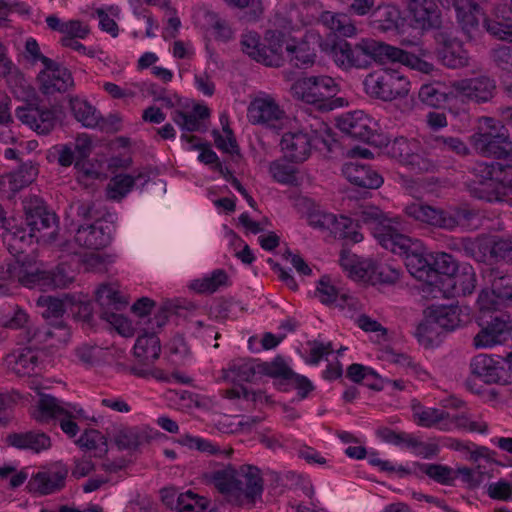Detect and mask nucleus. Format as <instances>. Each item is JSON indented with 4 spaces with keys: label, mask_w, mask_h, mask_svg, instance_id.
<instances>
[{
    "label": "nucleus",
    "mask_w": 512,
    "mask_h": 512,
    "mask_svg": "<svg viewBox=\"0 0 512 512\" xmlns=\"http://www.w3.org/2000/svg\"><path fill=\"white\" fill-rule=\"evenodd\" d=\"M437 42L440 45L437 49V57L444 66L458 69L468 65V52L459 40L451 38L445 33H440L437 36Z\"/></svg>",
    "instance_id": "obj_25"
},
{
    "label": "nucleus",
    "mask_w": 512,
    "mask_h": 512,
    "mask_svg": "<svg viewBox=\"0 0 512 512\" xmlns=\"http://www.w3.org/2000/svg\"><path fill=\"white\" fill-rule=\"evenodd\" d=\"M480 331L473 338V346L476 349L491 348L503 345L512 338V318L510 315L493 312L489 320L479 316Z\"/></svg>",
    "instance_id": "obj_12"
},
{
    "label": "nucleus",
    "mask_w": 512,
    "mask_h": 512,
    "mask_svg": "<svg viewBox=\"0 0 512 512\" xmlns=\"http://www.w3.org/2000/svg\"><path fill=\"white\" fill-rule=\"evenodd\" d=\"M363 84L369 96L382 101L404 98L410 91L408 78L399 71L391 69L368 74Z\"/></svg>",
    "instance_id": "obj_8"
},
{
    "label": "nucleus",
    "mask_w": 512,
    "mask_h": 512,
    "mask_svg": "<svg viewBox=\"0 0 512 512\" xmlns=\"http://www.w3.org/2000/svg\"><path fill=\"white\" fill-rule=\"evenodd\" d=\"M96 300L101 307V319L110 323L121 335L130 336V322L118 313L127 306L128 301L119 292L116 284H101L96 291Z\"/></svg>",
    "instance_id": "obj_10"
},
{
    "label": "nucleus",
    "mask_w": 512,
    "mask_h": 512,
    "mask_svg": "<svg viewBox=\"0 0 512 512\" xmlns=\"http://www.w3.org/2000/svg\"><path fill=\"white\" fill-rule=\"evenodd\" d=\"M69 106L75 119L84 127L95 128L99 124L100 113L88 101L72 97Z\"/></svg>",
    "instance_id": "obj_42"
},
{
    "label": "nucleus",
    "mask_w": 512,
    "mask_h": 512,
    "mask_svg": "<svg viewBox=\"0 0 512 512\" xmlns=\"http://www.w3.org/2000/svg\"><path fill=\"white\" fill-rule=\"evenodd\" d=\"M258 373V363L253 359H235L231 361L227 369L222 370V378L225 381L252 382Z\"/></svg>",
    "instance_id": "obj_35"
},
{
    "label": "nucleus",
    "mask_w": 512,
    "mask_h": 512,
    "mask_svg": "<svg viewBox=\"0 0 512 512\" xmlns=\"http://www.w3.org/2000/svg\"><path fill=\"white\" fill-rule=\"evenodd\" d=\"M285 50L289 62L297 68H307L314 64L316 53L306 41L286 43Z\"/></svg>",
    "instance_id": "obj_39"
},
{
    "label": "nucleus",
    "mask_w": 512,
    "mask_h": 512,
    "mask_svg": "<svg viewBox=\"0 0 512 512\" xmlns=\"http://www.w3.org/2000/svg\"><path fill=\"white\" fill-rule=\"evenodd\" d=\"M505 168H508L505 162L476 163L471 170L474 178L466 183L470 195L490 203L494 202V199H490L486 194L496 193Z\"/></svg>",
    "instance_id": "obj_13"
},
{
    "label": "nucleus",
    "mask_w": 512,
    "mask_h": 512,
    "mask_svg": "<svg viewBox=\"0 0 512 512\" xmlns=\"http://www.w3.org/2000/svg\"><path fill=\"white\" fill-rule=\"evenodd\" d=\"M24 210L25 224L37 240L54 234V230L48 231L56 226V215L47 211L40 198L31 197L25 200Z\"/></svg>",
    "instance_id": "obj_17"
},
{
    "label": "nucleus",
    "mask_w": 512,
    "mask_h": 512,
    "mask_svg": "<svg viewBox=\"0 0 512 512\" xmlns=\"http://www.w3.org/2000/svg\"><path fill=\"white\" fill-rule=\"evenodd\" d=\"M264 57L262 64L268 67H280L283 64V46L286 44L285 34L278 30H268L265 35Z\"/></svg>",
    "instance_id": "obj_34"
},
{
    "label": "nucleus",
    "mask_w": 512,
    "mask_h": 512,
    "mask_svg": "<svg viewBox=\"0 0 512 512\" xmlns=\"http://www.w3.org/2000/svg\"><path fill=\"white\" fill-rule=\"evenodd\" d=\"M1 325L7 329L20 330L18 335H22L29 328H38L31 324L30 316L19 306H16L11 314L2 317Z\"/></svg>",
    "instance_id": "obj_53"
},
{
    "label": "nucleus",
    "mask_w": 512,
    "mask_h": 512,
    "mask_svg": "<svg viewBox=\"0 0 512 512\" xmlns=\"http://www.w3.org/2000/svg\"><path fill=\"white\" fill-rule=\"evenodd\" d=\"M405 213L418 222L446 230L467 226L475 216V212L468 207H452L444 210L423 203L408 205Z\"/></svg>",
    "instance_id": "obj_5"
},
{
    "label": "nucleus",
    "mask_w": 512,
    "mask_h": 512,
    "mask_svg": "<svg viewBox=\"0 0 512 512\" xmlns=\"http://www.w3.org/2000/svg\"><path fill=\"white\" fill-rule=\"evenodd\" d=\"M161 345L155 333H144L138 336L134 345V355L145 365L152 364L160 356Z\"/></svg>",
    "instance_id": "obj_37"
},
{
    "label": "nucleus",
    "mask_w": 512,
    "mask_h": 512,
    "mask_svg": "<svg viewBox=\"0 0 512 512\" xmlns=\"http://www.w3.org/2000/svg\"><path fill=\"white\" fill-rule=\"evenodd\" d=\"M258 373L284 380H288L294 375L292 369L281 356L275 357L271 362L258 363Z\"/></svg>",
    "instance_id": "obj_54"
},
{
    "label": "nucleus",
    "mask_w": 512,
    "mask_h": 512,
    "mask_svg": "<svg viewBox=\"0 0 512 512\" xmlns=\"http://www.w3.org/2000/svg\"><path fill=\"white\" fill-rule=\"evenodd\" d=\"M321 21L340 36L352 37L357 33L356 26L347 14L325 11L321 14Z\"/></svg>",
    "instance_id": "obj_45"
},
{
    "label": "nucleus",
    "mask_w": 512,
    "mask_h": 512,
    "mask_svg": "<svg viewBox=\"0 0 512 512\" xmlns=\"http://www.w3.org/2000/svg\"><path fill=\"white\" fill-rule=\"evenodd\" d=\"M432 262V278L438 274L453 276L458 271L457 260L448 253H438L435 257H431Z\"/></svg>",
    "instance_id": "obj_59"
},
{
    "label": "nucleus",
    "mask_w": 512,
    "mask_h": 512,
    "mask_svg": "<svg viewBox=\"0 0 512 512\" xmlns=\"http://www.w3.org/2000/svg\"><path fill=\"white\" fill-rule=\"evenodd\" d=\"M502 122L491 117L481 118L478 131L471 136V141L483 155L502 160L508 168H512V141Z\"/></svg>",
    "instance_id": "obj_4"
},
{
    "label": "nucleus",
    "mask_w": 512,
    "mask_h": 512,
    "mask_svg": "<svg viewBox=\"0 0 512 512\" xmlns=\"http://www.w3.org/2000/svg\"><path fill=\"white\" fill-rule=\"evenodd\" d=\"M21 395L16 391L0 393V426L6 427L13 419V407Z\"/></svg>",
    "instance_id": "obj_62"
},
{
    "label": "nucleus",
    "mask_w": 512,
    "mask_h": 512,
    "mask_svg": "<svg viewBox=\"0 0 512 512\" xmlns=\"http://www.w3.org/2000/svg\"><path fill=\"white\" fill-rule=\"evenodd\" d=\"M248 121L253 125H262L272 130H280L285 122V111L270 95L254 98L247 109Z\"/></svg>",
    "instance_id": "obj_15"
},
{
    "label": "nucleus",
    "mask_w": 512,
    "mask_h": 512,
    "mask_svg": "<svg viewBox=\"0 0 512 512\" xmlns=\"http://www.w3.org/2000/svg\"><path fill=\"white\" fill-rule=\"evenodd\" d=\"M462 251L467 257L473 258L477 262L489 261V249L487 237L478 239L462 238L460 241Z\"/></svg>",
    "instance_id": "obj_49"
},
{
    "label": "nucleus",
    "mask_w": 512,
    "mask_h": 512,
    "mask_svg": "<svg viewBox=\"0 0 512 512\" xmlns=\"http://www.w3.org/2000/svg\"><path fill=\"white\" fill-rule=\"evenodd\" d=\"M76 444L80 448L95 451V456H102L108 451L107 438L95 429L85 430Z\"/></svg>",
    "instance_id": "obj_47"
},
{
    "label": "nucleus",
    "mask_w": 512,
    "mask_h": 512,
    "mask_svg": "<svg viewBox=\"0 0 512 512\" xmlns=\"http://www.w3.org/2000/svg\"><path fill=\"white\" fill-rule=\"evenodd\" d=\"M342 173L351 184L361 188L377 189L383 184V177L375 169L358 162L346 163Z\"/></svg>",
    "instance_id": "obj_29"
},
{
    "label": "nucleus",
    "mask_w": 512,
    "mask_h": 512,
    "mask_svg": "<svg viewBox=\"0 0 512 512\" xmlns=\"http://www.w3.org/2000/svg\"><path fill=\"white\" fill-rule=\"evenodd\" d=\"M112 229L103 227L101 222L88 225H79L75 232L76 243L88 249L99 250L106 247L111 241Z\"/></svg>",
    "instance_id": "obj_26"
},
{
    "label": "nucleus",
    "mask_w": 512,
    "mask_h": 512,
    "mask_svg": "<svg viewBox=\"0 0 512 512\" xmlns=\"http://www.w3.org/2000/svg\"><path fill=\"white\" fill-rule=\"evenodd\" d=\"M437 0H404L408 16L416 28L438 29L441 26V10Z\"/></svg>",
    "instance_id": "obj_20"
},
{
    "label": "nucleus",
    "mask_w": 512,
    "mask_h": 512,
    "mask_svg": "<svg viewBox=\"0 0 512 512\" xmlns=\"http://www.w3.org/2000/svg\"><path fill=\"white\" fill-rule=\"evenodd\" d=\"M385 43L364 38L355 44L344 39L333 41L328 49L334 63L343 70L367 68L372 61L383 64Z\"/></svg>",
    "instance_id": "obj_2"
},
{
    "label": "nucleus",
    "mask_w": 512,
    "mask_h": 512,
    "mask_svg": "<svg viewBox=\"0 0 512 512\" xmlns=\"http://www.w3.org/2000/svg\"><path fill=\"white\" fill-rule=\"evenodd\" d=\"M37 306L44 308L42 312V316L45 319L50 318H59L65 312V304L64 301L50 296V295H42L37 299Z\"/></svg>",
    "instance_id": "obj_61"
},
{
    "label": "nucleus",
    "mask_w": 512,
    "mask_h": 512,
    "mask_svg": "<svg viewBox=\"0 0 512 512\" xmlns=\"http://www.w3.org/2000/svg\"><path fill=\"white\" fill-rule=\"evenodd\" d=\"M362 281L371 282L373 284H394L400 278V270L388 264L377 263L372 259H366L363 264Z\"/></svg>",
    "instance_id": "obj_32"
},
{
    "label": "nucleus",
    "mask_w": 512,
    "mask_h": 512,
    "mask_svg": "<svg viewBox=\"0 0 512 512\" xmlns=\"http://www.w3.org/2000/svg\"><path fill=\"white\" fill-rule=\"evenodd\" d=\"M7 445L19 450H30L41 453L51 448L52 441L48 434L41 430L13 432L6 436Z\"/></svg>",
    "instance_id": "obj_27"
},
{
    "label": "nucleus",
    "mask_w": 512,
    "mask_h": 512,
    "mask_svg": "<svg viewBox=\"0 0 512 512\" xmlns=\"http://www.w3.org/2000/svg\"><path fill=\"white\" fill-rule=\"evenodd\" d=\"M210 479L228 502L239 506L254 503L263 491L260 470L251 465H242L238 469L229 465L214 471Z\"/></svg>",
    "instance_id": "obj_1"
},
{
    "label": "nucleus",
    "mask_w": 512,
    "mask_h": 512,
    "mask_svg": "<svg viewBox=\"0 0 512 512\" xmlns=\"http://www.w3.org/2000/svg\"><path fill=\"white\" fill-rule=\"evenodd\" d=\"M333 141L329 127L323 121L315 119L314 124L310 125V132L302 129L285 133L280 145L285 159L302 163L309 158L312 147L317 148L322 144L330 150Z\"/></svg>",
    "instance_id": "obj_3"
},
{
    "label": "nucleus",
    "mask_w": 512,
    "mask_h": 512,
    "mask_svg": "<svg viewBox=\"0 0 512 512\" xmlns=\"http://www.w3.org/2000/svg\"><path fill=\"white\" fill-rule=\"evenodd\" d=\"M435 141L442 150L454 153L459 157H466L471 153L470 148L459 137L437 136Z\"/></svg>",
    "instance_id": "obj_64"
},
{
    "label": "nucleus",
    "mask_w": 512,
    "mask_h": 512,
    "mask_svg": "<svg viewBox=\"0 0 512 512\" xmlns=\"http://www.w3.org/2000/svg\"><path fill=\"white\" fill-rule=\"evenodd\" d=\"M419 99L429 106L438 107L446 101V93L439 83L424 84L419 90Z\"/></svg>",
    "instance_id": "obj_63"
},
{
    "label": "nucleus",
    "mask_w": 512,
    "mask_h": 512,
    "mask_svg": "<svg viewBox=\"0 0 512 512\" xmlns=\"http://www.w3.org/2000/svg\"><path fill=\"white\" fill-rule=\"evenodd\" d=\"M451 9L455 10L457 21L463 32L469 39H472L473 34L477 31L479 26L476 13H479L481 10H472L470 7L463 4L451 6Z\"/></svg>",
    "instance_id": "obj_50"
},
{
    "label": "nucleus",
    "mask_w": 512,
    "mask_h": 512,
    "mask_svg": "<svg viewBox=\"0 0 512 512\" xmlns=\"http://www.w3.org/2000/svg\"><path fill=\"white\" fill-rule=\"evenodd\" d=\"M372 23L383 31L394 30L401 19L400 10L392 4L379 5L371 13Z\"/></svg>",
    "instance_id": "obj_43"
},
{
    "label": "nucleus",
    "mask_w": 512,
    "mask_h": 512,
    "mask_svg": "<svg viewBox=\"0 0 512 512\" xmlns=\"http://www.w3.org/2000/svg\"><path fill=\"white\" fill-rule=\"evenodd\" d=\"M16 118L24 125L37 132L38 134H48L55 126V113L40 105V100L33 97L26 100L15 110Z\"/></svg>",
    "instance_id": "obj_16"
},
{
    "label": "nucleus",
    "mask_w": 512,
    "mask_h": 512,
    "mask_svg": "<svg viewBox=\"0 0 512 512\" xmlns=\"http://www.w3.org/2000/svg\"><path fill=\"white\" fill-rule=\"evenodd\" d=\"M336 126L349 138L366 143L371 142L377 131V123L362 110L338 116Z\"/></svg>",
    "instance_id": "obj_18"
},
{
    "label": "nucleus",
    "mask_w": 512,
    "mask_h": 512,
    "mask_svg": "<svg viewBox=\"0 0 512 512\" xmlns=\"http://www.w3.org/2000/svg\"><path fill=\"white\" fill-rule=\"evenodd\" d=\"M38 175V167L30 159L21 158L17 169L11 172L8 177L11 191H19L31 184Z\"/></svg>",
    "instance_id": "obj_40"
},
{
    "label": "nucleus",
    "mask_w": 512,
    "mask_h": 512,
    "mask_svg": "<svg viewBox=\"0 0 512 512\" xmlns=\"http://www.w3.org/2000/svg\"><path fill=\"white\" fill-rule=\"evenodd\" d=\"M354 216L357 222H361L373 230L375 237L378 232H383L388 225L396 223V218L388 217L380 208L373 205H361L354 212Z\"/></svg>",
    "instance_id": "obj_33"
},
{
    "label": "nucleus",
    "mask_w": 512,
    "mask_h": 512,
    "mask_svg": "<svg viewBox=\"0 0 512 512\" xmlns=\"http://www.w3.org/2000/svg\"><path fill=\"white\" fill-rule=\"evenodd\" d=\"M39 89L44 95L64 93L74 86L71 72L59 63L52 61V65L44 67L37 76Z\"/></svg>",
    "instance_id": "obj_21"
},
{
    "label": "nucleus",
    "mask_w": 512,
    "mask_h": 512,
    "mask_svg": "<svg viewBox=\"0 0 512 512\" xmlns=\"http://www.w3.org/2000/svg\"><path fill=\"white\" fill-rule=\"evenodd\" d=\"M433 317V322L419 324L417 327L418 337H428V334L434 330V325L446 331H453L468 320V315L464 314L462 308L457 305L438 307L434 311Z\"/></svg>",
    "instance_id": "obj_24"
},
{
    "label": "nucleus",
    "mask_w": 512,
    "mask_h": 512,
    "mask_svg": "<svg viewBox=\"0 0 512 512\" xmlns=\"http://www.w3.org/2000/svg\"><path fill=\"white\" fill-rule=\"evenodd\" d=\"M417 244L406 256V267L411 275L419 280L431 282L432 280V262L419 252Z\"/></svg>",
    "instance_id": "obj_41"
},
{
    "label": "nucleus",
    "mask_w": 512,
    "mask_h": 512,
    "mask_svg": "<svg viewBox=\"0 0 512 512\" xmlns=\"http://www.w3.org/2000/svg\"><path fill=\"white\" fill-rule=\"evenodd\" d=\"M452 87L459 95L476 103L490 101L496 91L495 80L485 75L454 81Z\"/></svg>",
    "instance_id": "obj_22"
},
{
    "label": "nucleus",
    "mask_w": 512,
    "mask_h": 512,
    "mask_svg": "<svg viewBox=\"0 0 512 512\" xmlns=\"http://www.w3.org/2000/svg\"><path fill=\"white\" fill-rule=\"evenodd\" d=\"M400 222L396 218V223L388 225L383 232L377 233V240L386 250L400 256H406L417 244L410 237L399 232L398 226Z\"/></svg>",
    "instance_id": "obj_28"
},
{
    "label": "nucleus",
    "mask_w": 512,
    "mask_h": 512,
    "mask_svg": "<svg viewBox=\"0 0 512 512\" xmlns=\"http://www.w3.org/2000/svg\"><path fill=\"white\" fill-rule=\"evenodd\" d=\"M308 224L321 231H329L335 238L359 243L363 235L357 231L350 218L345 216L337 217L332 213L320 209H313L307 215Z\"/></svg>",
    "instance_id": "obj_14"
},
{
    "label": "nucleus",
    "mask_w": 512,
    "mask_h": 512,
    "mask_svg": "<svg viewBox=\"0 0 512 512\" xmlns=\"http://www.w3.org/2000/svg\"><path fill=\"white\" fill-rule=\"evenodd\" d=\"M6 225L5 232L3 233V241L7 245L9 252L13 255L22 254L25 252L26 247L32 243L35 238L31 231L23 226L8 227Z\"/></svg>",
    "instance_id": "obj_38"
},
{
    "label": "nucleus",
    "mask_w": 512,
    "mask_h": 512,
    "mask_svg": "<svg viewBox=\"0 0 512 512\" xmlns=\"http://www.w3.org/2000/svg\"><path fill=\"white\" fill-rule=\"evenodd\" d=\"M140 179H143L144 183H146L149 177L142 172L135 176L128 174H117L113 176L106 187V197L109 200L121 201Z\"/></svg>",
    "instance_id": "obj_36"
},
{
    "label": "nucleus",
    "mask_w": 512,
    "mask_h": 512,
    "mask_svg": "<svg viewBox=\"0 0 512 512\" xmlns=\"http://www.w3.org/2000/svg\"><path fill=\"white\" fill-rule=\"evenodd\" d=\"M229 7L246 9L244 18L249 22H255L264 13L263 0H223Z\"/></svg>",
    "instance_id": "obj_57"
},
{
    "label": "nucleus",
    "mask_w": 512,
    "mask_h": 512,
    "mask_svg": "<svg viewBox=\"0 0 512 512\" xmlns=\"http://www.w3.org/2000/svg\"><path fill=\"white\" fill-rule=\"evenodd\" d=\"M206 508V499L191 491L181 493L175 505L176 512H200Z\"/></svg>",
    "instance_id": "obj_60"
},
{
    "label": "nucleus",
    "mask_w": 512,
    "mask_h": 512,
    "mask_svg": "<svg viewBox=\"0 0 512 512\" xmlns=\"http://www.w3.org/2000/svg\"><path fill=\"white\" fill-rule=\"evenodd\" d=\"M82 412V409H77L75 406L65 403L52 395L41 393L31 416L39 423H47L51 419L59 420L61 430L69 438H73L80 430L74 419Z\"/></svg>",
    "instance_id": "obj_7"
},
{
    "label": "nucleus",
    "mask_w": 512,
    "mask_h": 512,
    "mask_svg": "<svg viewBox=\"0 0 512 512\" xmlns=\"http://www.w3.org/2000/svg\"><path fill=\"white\" fill-rule=\"evenodd\" d=\"M418 469L429 478L442 485H452L456 479L455 471L441 464L415 463Z\"/></svg>",
    "instance_id": "obj_51"
},
{
    "label": "nucleus",
    "mask_w": 512,
    "mask_h": 512,
    "mask_svg": "<svg viewBox=\"0 0 512 512\" xmlns=\"http://www.w3.org/2000/svg\"><path fill=\"white\" fill-rule=\"evenodd\" d=\"M116 215L107 211H103L100 203L91 200L73 201L67 211V219H70V226L78 228L79 225H85L86 221L96 223L102 220L106 222H114Z\"/></svg>",
    "instance_id": "obj_23"
},
{
    "label": "nucleus",
    "mask_w": 512,
    "mask_h": 512,
    "mask_svg": "<svg viewBox=\"0 0 512 512\" xmlns=\"http://www.w3.org/2000/svg\"><path fill=\"white\" fill-rule=\"evenodd\" d=\"M415 147L416 143L405 137H397L386 145L388 155L404 165L408 164Z\"/></svg>",
    "instance_id": "obj_52"
},
{
    "label": "nucleus",
    "mask_w": 512,
    "mask_h": 512,
    "mask_svg": "<svg viewBox=\"0 0 512 512\" xmlns=\"http://www.w3.org/2000/svg\"><path fill=\"white\" fill-rule=\"evenodd\" d=\"M115 444L121 450L137 449L150 441L147 430L139 427L121 429L114 438Z\"/></svg>",
    "instance_id": "obj_44"
},
{
    "label": "nucleus",
    "mask_w": 512,
    "mask_h": 512,
    "mask_svg": "<svg viewBox=\"0 0 512 512\" xmlns=\"http://www.w3.org/2000/svg\"><path fill=\"white\" fill-rule=\"evenodd\" d=\"M321 21L340 36L352 37L357 33L356 26L347 14L325 11L321 14Z\"/></svg>",
    "instance_id": "obj_46"
},
{
    "label": "nucleus",
    "mask_w": 512,
    "mask_h": 512,
    "mask_svg": "<svg viewBox=\"0 0 512 512\" xmlns=\"http://www.w3.org/2000/svg\"><path fill=\"white\" fill-rule=\"evenodd\" d=\"M27 336L32 343L39 344L42 348L50 340H53L52 346L66 344L71 337V331L63 321H57L48 327L29 328Z\"/></svg>",
    "instance_id": "obj_30"
},
{
    "label": "nucleus",
    "mask_w": 512,
    "mask_h": 512,
    "mask_svg": "<svg viewBox=\"0 0 512 512\" xmlns=\"http://www.w3.org/2000/svg\"><path fill=\"white\" fill-rule=\"evenodd\" d=\"M491 286L498 299L512 304V275H500L498 271H492Z\"/></svg>",
    "instance_id": "obj_58"
},
{
    "label": "nucleus",
    "mask_w": 512,
    "mask_h": 512,
    "mask_svg": "<svg viewBox=\"0 0 512 512\" xmlns=\"http://www.w3.org/2000/svg\"><path fill=\"white\" fill-rule=\"evenodd\" d=\"M66 465L58 462L49 468L34 474L28 481L27 488L30 492L38 495H49L64 488L68 475Z\"/></svg>",
    "instance_id": "obj_19"
},
{
    "label": "nucleus",
    "mask_w": 512,
    "mask_h": 512,
    "mask_svg": "<svg viewBox=\"0 0 512 512\" xmlns=\"http://www.w3.org/2000/svg\"><path fill=\"white\" fill-rule=\"evenodd\" d=\"M241 50L243 53L248 55L251 59L262 64V58L264 57V44L261 43L260 36L256 32H246L242 34L240 40Z\"/></svg>",
    "instance_id": "obj_56"
},
{
    "label": "nucleus",
    "mask_w": 512,
    "mask_h": 512,
    "mask_svg": "<svg viewBox=\"0 0 512 512\" xmlns=\"http://www.w3.org/2000/svg\"><path fill=\"white\" fill-rule=\"evenodd\" d=\"M272 177L281 184H297V168L284 160L273 161L269 166Z\"/></svg>",
    "instance_id": "obj_55"
},
{
    "label": "nucleus",
    "mask_w": 512,
    "mask_h": 512,
    "mask_svg": "<svg viewBox=\"0 0 512 512\" xmlns=\"http://www.w3.org/2000/svg\"><path fill=\"white\" fill-rule=\"evenodd\" d=\"M471 376L467 379L468 388L476 393L473 382L479 380L485 384L507 385L512 383V366L502 358H493L487 354H479L471 359Z\"/></svg>",
    "instance_id": "obj_9"
},
{
    "label": "nucleus",
    "mask_w": 512,
    "mask_h": 512,
    "mask_svg": "<svg viewBox=\"0 0 512 512\" xmlns=\"http://www.w3.org/2000/svg\"><path fill=\"white\" fill-rule=\"evenodd\" d=\"M388 62H399L424 74H431L435 70L431 62L413 53L385 43L383 64Z\"/></svg>",
    "instance_id": "obj_31"
},
{
    "label": "nucleus",
    "mask_w": 512,
    "mask_h": 512,
    "mask_svg": "<svg viewBox=\"0 0 512 512\" xmlns=\"http://www.w3.org/2000/svg\"><path fill=\"white\" fill-rule=\"evenodd\" d=\"M339 91V84L328 75L302 77L291 86V93L295 99L313 105L323 112L331 111L328 100Z\"/></svg>",
    "instance_id": "obj_6"
},
{
    "label": "nucleus",
    "mask_w": 512,
    "mask_h": 512,
    "mask_svg": "<svg viewBox=\"0 0 512 512\" xmlns=\"http://www.w3.org/2000/svg\"><path fill=\"white\" fill-rule=\"evenodd\" d=\"M27 334L28 330L17 335V347L4 358L7 370L18 377L34 375L40 364L39 353L42 348L39 344L32 343Z\"/></svg>",
    "instance_id": "obj_11"
},
{
    "label": "nucleus",
    "mask_w": 512,
    "mask_h": 512,
    "mask_svg": "<svg viewBox=\"0 0 512 512\" xmlns=\"http://www.w3.org/2000/svg\"><path fill=\"white\" fill-rule=\"evenodd\" d=\"M489 260L512 262V238L487 236Z\"/></svg>",
    "instance_id": "obj_48"
}]
</instances>
